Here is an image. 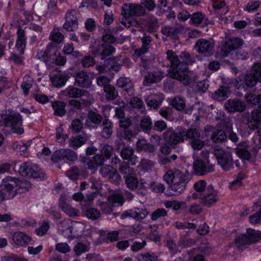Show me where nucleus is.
<instances>
[{
	"label": "nucleus",
	"mask_w": 261,
	"mask_h": 261,
	"mask_svg": "<svg viewBox=\"0 0 261 261\" xmlns=\"http://www.w3.org/2000/svg\"><path fill=\"white\" fill-rule=\"evenodd\" d=\"M123 18L122 19L121 23L126 28H129L131 26L137 27L139 25V22L130 15H126L122 11Z\"/></svg>",
	"instance_id": "nucleus-40"
},
{
	"label": "nucleus",
	"mask_w": 261,
	"mask_h": 261,
	"mask_svg": "<svg viewBox=\"0 0 261 261\" xmlns=\"http://www.w3.org/2000/svg\"><path fill=\"white\" fill-rule=\"evenodd\" d=\"M32 79L29 76H25L23 77V82L21 84V88L25 95H28L29 89L32 86Z\"/></svg>",
	"instance_id": "nucleus-49"
},
{
	"label": "nucleus",
	"mask_w": 261,
	"mask_h": 261,
	"mask_svg": "<svg viewBox=\"0 0 261 261\" xmlns=\"http://www.w3.org/2000/svg\"><path fill=\"white\" fill-rule=\"evenodd\" d=\"M258 204L260 206L259 212L258 213H256L249 217V221L252 224H256L257 223L261 222V198L260 199Z\"/></svg>",
	"instance_id": "nucleus-62"
},
{
	"label": "nucleus",
	"mask_w": 261,
	"mask_h": 261,
	"mask_svg": "<svg viewBox=\"0 0 261 261\" xmlns=\"http://www.w3.org/2000/svg\"><path fill=\"white\" fill-rule=\"evenodd\" d=\"M69 78V76L66 73H58L50 76L53 85L57 87L64 86Z\"/></svg>",
	"instance_id": "nucleus-29"
},
{
	"label": "nucleus",
	"mask_w": 261,
	"mask_h": 261,
	"mask_svg": "<svg viewBox=\"0 0 261 261\" xmlns=\"http://www.w3.org/2000/svg\"><path fill=\"white\" fill-rule=\"evenodd\" d=\"M171 105L176 110L181 111L185 107L184 100L180 97H175L171 101Z\"/></svg>",
	"instance_id": "nucleus-52"
},
{
	"label": "nucleus",
	"mask_w": 261,
	"mask_h": 261,
	"mask_svg": "<svg viewBox=\"0 0 261 261\" xmlns=\"http://www.w3.org/2000/svg\"><path fill=\"white\" fill-rule=\"evenodd\" d=\"M229 93L228 89L226 87L222 86L214 94L213 98L219 101L224 100L228 96Z\"/></svg>",
	"instance_id": "nucleus-33"
},
{
	"label": "nucleus",
	"mask_w": 261,
	"mask_h": 261,
	"mask_svg": "<svg viewBox=\"0 0 261 261\" xmlns=\"http://www.w3.org/2000/svg\"><path fill=\"white\" fill-rule=\"evenodd\" d=\"M104 91L107 99L112 100L117 96V92L114 86L111 85H106L104 87Z\"/></svg>",
	"instance_id": "nucleus-42"
},
{
	"label": "nucleus",
	"mask_w": 261,
	"mask_h": 261,
	"mask_svg": "<svg viewBox=\"0 0 261 261\" xmlns=\"http://www.w3.org/2000/svg\"><path fill=\"white\" fill-rule=\"evenodd\" d=\"M260 239H261L260 231L248 228L246 234H242L236 239L235 244L238 248H242L243 245L254 243Z\"/></svg>",
	"instance_id": "nucleus-13"
},
{
	"label": "nucleus",
	"mask_w": 261,
	"mask_h": 261,
	"mask_svg": "<svg viewBox=\"0 0 261 261\" xmlns=\"http://www.w3.org/2000/svg\"><path fill=\"white\" fill-rule=\"evenodd\" d=\"M204 18L203 14L201 13L196 12L193 13L191 16L190 21L194 24L197 25L202 22Z\"/></svg>",
	"instance_id": "nucleus-54"
},
{
	"label": "nucleus",
	"mask_w": 261,
	"mask_h": 261,
	"mask_svg": "<svg viewBox=\"0 0 261 261\" xmlns=\"http://www.w3.org/2000/svg\"><path fill=\"white\" fill-rule=\"evenodd\" d=\"M65 159L73 161L77 159V156L74 151L69 149H60L55 151L51 156V160L55 162Z\"/></svg>",
	"instance_id": "nucleus-17"
},
{
	"label": "nucleus",
	"mask_w": 261,
	"mask_h": 261,
	"mask_svg": "<svg viewBox=\"0 0 261 261\" xmlns=\"http://www.w3.org/2000/svg\"><path fill=\"white\" fill-rule=\"evenodd\" d=\"M184 129L178 128L175 132L173 131L172 128H169L164 133V138L171 146L182 142L184 140Z\"/></svg>",
	"instance_id": "nucleus-14"
},
{
	"label": "nucleus",
	"mask_w": 261,
	"mask_h": 261,
	"mask_svg": "<svg viewBox=\"0 0 261 261\" xmlns=\"http://www.w3.org/2000/svg\"><path fill=\"white\" fill-rule=\"evenodd\" d=\"M226 138V135L223 130H217L212 135V139L215 142H221Z\"/></svg>",
	"instance_id": "nucleus-55"
},
{
	"label": "nucleus",
	"mask_w": 261,
	"mask_h": 261,
	"mask_svg": "<svg viewBox=\"0 0 261 261\" xmlns=\"http://www.w3.org/2000/svg\"><path fill=\"white\" fill-rule=\"evenodd\" d=\"M49 228L48 222L44 221L40 228L35 229V231L37 235L43 236L47 232Z\"/></svg>",
	"instance_id": "nucleus-58"
},
{
	"label": "nucleus",
	"mask_w": 261,
	"mask_h": 261,
	"mask_svg": "<svg viewBox=\"0 0 261 261\" xmlns=\"http://www.w3.org/2000/svg\"><path fill=\"white\" fill-rule=\"evenodd\" d=\"M142 41L143 43L142 47L135 50V54L138 56H140L147 52L148 48L147 46L151 42V38L149 36H145L142 38Z\"/></svg>",
	"instance_id": "nucleus-41"
},
{
	"label": "nucleus",
	"mask_w": 261,
	"mask_h": 261,
	"mask_svg": "<svg viewBox=\"0 0 261 261\" xmlns=\"http://www.w3.org/2000/svg\"><path fill=\"white\" fill-rule=\"evenodd\" d=\"M67 95L70 97H79L84 94V91L77 88L69 87L66 90Z\"/></svg>",
	"instance_id": "nucleus-46"
},
{
	"label": "nucleus",
	"mask_w": 261,
	"mask_h": 261,
	"mask_svg": "<svg viewBox=\"0 0 261 261\" xmlns=\"http://www.w3.org/2000/svg\"><path fill=\"white\" fill-rule=\"evenodd\" d=\"M152 121L150 117L147 116H145L141 120L140 125L141 128L144 130H147L151 128Z\"/></svg>",
	"instance_id": "nucleus-60"
},
{
	"label": "nucleus",
	"mask_w": 261,
	"mask_h": 261,
	"mask_svg": "<svg viewBox=\"0 0 261 261\" xmlns=\"http://www.w3.org/2000/svg\"><path fill=\"white\" fill-rule=\"evenodd\" d=\"M164 179L167 184H171L170 189L176 193L174 195H179L186 189L187 184L191 179V176L186 170H177L174 172L168 170L164 175Z\"/></svg>",
	"instance_id": "nucleus-2"
},
{
	"label": "nucleus",
	"mask_w": 261,
	"mask_h": 261,
	"mask_svg": "<svg viewBox=\"0 0 261 261\" xmlns=\"http://www.w3.org/2000/svg\"><path fill=\"white\" fill-rule=\"evenodd\" d=\"M15 178L8 176L4 178L0 185V202L13 198L17 192Z\"/></svg>",
	"instance_id": "nucleus-6"
},
{
	"label": "nucleus",
	"mask_w": 261,
	"mask_h": 261,
	"mask_svg": "<svg viewBox=\"0 0 261 261\" xmlns=\"http://www.w3.org/2000/svg\"><path fill=\"white\" fill-rule=\"evenodd\" d=\"M167 215L166 211L164 208H159L154 211L151 214V219L153 221L158 218L165 216Z\"/></svg>",
	"instance_id": "nucleus-63"
},
{
	"label": "nucleus",
	"mask_w": 261,
	"mask_h": 261,
	"mask_svg": "<svg viewBox=\"0 0 261 261\" xmlns=\"http://www.w3.org/2000/svg\"><path fill=\"white\" fill-rule=\"evenodd\" d=\"M50 39L57 43H60L64 40V36L59 32L58 28H55L51 32Z\"/></svg>",
	"instance_id": "nucleus-47"
},
{
	"label": "nucleus",
	"mask_w": 261,
	"mask_h": 261,
	"mask_svg": "<svg viewBox=\"0 0 261 261\" xmlns=\"http://www.w3.org/2000/svg\"><path fill=\"white\" fill-rule=\"evenodd\" d=\"M84 225L71 220H65L60 222L58 226L59 232L65 237L74 238L78 237L84 230Z\"/></svg>",
	"instance_id": "nucleus-4"
},
{
	"label": "nucleus",
	"mask_w": 261,
	"mask_h": 261,
	"mask_svg": "<svg viewBox=\"0 0 261 261\" xmlns=\"http://www.w3.org/2000/svg\"><path fill=\"white\" fill-rule=\"evenodd\" d=\"M124 13L126 15L141 16L145 13V10L139 5L125 4L122 7Z\"/></svg>",
	"instance_id": "nucleus-21"
},
{
	"label": "nucleus",
	"mask_w": 261,
	"mask_h": 261,
	"mask_svg": "<svg viewBox=\"0 0 261 261\" xmlns=\"http://www.w3.org/2000/svg\"><path fill=\"white\" fill-rule=\"evenodd\" d=\"M180 27H165L162 30V33L167 37H170L171 39H177V35L180 31Z\"/></svg>",
	"instance_id": "nucleus-31"
},
{
	"label": "nucleus",
	"mask_w": 261,
	"mask_h": 261,
	"mask_svg": "<svg viewBox=\"0 0 261 261\" xmlns=\"http://www.w3.org/2000/svg\"><path fill=\"white\" fill-rule=\"evenodd\" d=\"M115 38L111 35H106L102 38V41L106 43L99 45H95L91 47V51L95 57H99L100 59L102 60L106 56L112 54L115 51V49L109 45V44L114 42Z\"/></svg>",
	"instance_id": "nucleus-7"
},
{
	"label": "nucleus",
	"mask_w": 261,
	"mask_h": 261,
	"mask_svg": "<svg viewBox=\"0 0 261 261\" xmlns=\"http://www.w3.org/2000/svg\"><path fill=\"white\" fill-rule=\"evenodd\" d=\"M214 154L218 164L223 170L227 171L232 168L233 164L230 153L225 151L220 147H216L214 149Z\"/></svg>",
	"instance_id": "nucleus-12"
},
{
	"label": "nucleus",
	"mask_w": 261,
	"mask_h": 261,
	"mask_svg": "<svg viewBox=\"0 0 261 261\" xmlns=\"http://www.w3.org/2000/svg\"><path fill=\"white\" fill-rule=\"evenodd\" d=\"M101 155L96 154L92 158L85 157L83 159V162L92 172L96 171L98 167L101 166L106 160L109 159L113 151V147L110 145H105L101 149Z\"/></svg>",
	"instance_id": "nucleus-3"
},
{
	"label": "nucleus",
	"mask_w": 261,
	"mask_h": 261,
	"mask_svg": "<svg viewBox=\"0 0 261 261\" xmlns=\"http://www.w3.org/2000/svg\"><path fill=\"white\" fill-rule=\"evenodd\" d=\"M86 215L90 219L95 220L99 218L100 212L94 208H88L86 212Z\"/></svg>",
	"instance_id": "nucleus-56"
},
{
	"label": "nucleus",
	"mask_w": 261,
	"mask_h": 261,
	"mask_svg": "<svg viewBox=\"0 0 261 261\" xmlns=\"http://www.w3.org/2000/svg\"><path fill=\"white\" fill-rule=\"evenodd\" d=\"M242 45V40L238 38L230 39L221 47V50L223 56H227L234 49L237 48Z\"/></svg>",
	"instance_id": "nucleus-20"
},
{
	"label": "nucleus",
	"mask_w": 261,
	"mask_h": 261,
	"mask_svg": "<svg viewBox=\"0 0 261 261\" xmlns=\"http://www.w3.org/2000/svg\"><path fill=\"white\" fill-rule=\"evenodd\" d=\"M13 149L23 155H27L28 147L23 142H14L12 145Z\"/></svg>",
	"instance_id": "nucleus-43"
},
{
	"label": "nucleus",
	"mask_w": 261,
	"mask_h": 261,
	"mask_svg": "<svg viewBox=\"0 0 261 261\" xmlns=\"http://www.w3.org/2000/svg\"><path fill=\"white\" fill-rule=\"evenodd\" d=\"M100 173L102 176L107 177L112 182L118 184L121 180V177L118 174L117 170L110 166H107L101 168Z\"/></svg>",
	"instance_id": "nucleus-22"
},
{
	"label": "nucleus",
	"mask_w": 261,
	"mask_h": 261,
	"mask_svg": "<svg viewBox=\"0 0 261 261\" xmlns=\"http://www.w3.org/2000/svg\"><path fill=\"white\" fill-rule=\"evenodd\" d=\"M91 76L84 72L78 73L75 78V82L81 87H88L92 83Z\"/></svg>",
	"instance_id": "nucleus-27"
},
{
	"label": "nucleus",
	"mask_w": 261,
	"mask_h": 261,
	"mask_svg": "<svg viewBox=\"0 0 261 261\" xmlns=\"http://www.w3.org/2000/svg\"><path fill=\"white\" fill-rule=\"evenodd\" d=\"M147 106L150 109H156L161 105L164 99L163 95L162 93L151 94L146 98Z\"/></svg>",
	"instance_id": "nucleus-24"
},
{
	"label": "nucleus",
	"mask_w": 261,
	"mask_h": 261,
	"mask_svg": "<svg viewBox=\"0 0 261 261\" xmlns=\"http://www.w3.org/2000/svg\"><path fill=\"white\" fill-rule=\"evenodd\" d=\"M167 59L171 64L169 70V75L177 79L185 85L188 84L191 79L187 74V65L189 61L190 55L188 53H182L180 59L172 50L167 51Z\"/></svg>",
	"instance_id": "nucleus-1"
},
{
	"label": "nucleus",
	"mask_w": 261,
	"mask_h": 261,
	"mask_svg": "<svg viewBox=\"0 0 261 261\" xmlns=\"http://www.w3.org/2000/svg\"><path fill=\"white\" fill-rule=\"evenodd\" d=\"M12 240L13 244L19 247L28 244L31 241V238L22 232L17 231L13 233Z\"/></svg>",
	"instance_id": "nucleus-25"
},
{
	"label": "nucleus",
	"mask_w": 261,
	"mask_h": 261,
	"mask_svg": "<svg viewBox=\"0 0 261 261\" xmlns=\"http://www.w3.org/2000/svg\"><path fill=\"white\" fill-rule=\"evenodd\" d=\"M206 182L203 180H200L195 182L194 185V188L197 193H204V191L206 190Z\"/></svg>",
	"instance_id": "nucleus-57"
},
{
	"label": "nucleus",
	"mask_w": 261,
	"mask_h": 261,
	"mask_svg": "<svg viewBox=\"0 0 261 261\" xmlns=\"http://www.w3.org/2000/svg\"><path fill=\"white\" fill-rule=\"evenodd\" d=\"M56 131V138L57 140L61 143L64 142L68 138V136L63 134V128L62 127V125L57 128Z\"/></svg>",
	"instance_id": "nucleus-59"
},
{
	"label": "nucleus",
	"mask_w": 261,
	"mask_h": 261,
	"mask_svg": "<svg viewBox=\"0 0 261 261\" xmlns=\"http://www.w3.org/2000/svg\"><path fill=\"white\" fill-rule=\"evenodd\" d=\"M123 201L121 194L115 193L109 196L108 202L102 203L101 207L105 213L110 214L112 211V207L122 205Z\"/></svg>",
	"instance_id": "nucleus-16"
},
{
	"label": "nucleus",
	"mask_w": 261,
	"mask_h": 261,
	"mask_svg": "<svg viewBox=\"0 0 261 261\" xmlns=\"http://www.w3.org/2000/svg\"><path fill=\"white\" fill-rule=\"evenodd\" d=\"M119 171L125 175V181L128 188L133 190L138 187L139 182L138 179L135 176H132L135 174V170L133 168L127 165H121L119 168Z\"/></svg>",
	"instance_id": "nucleus-15"
},
{
	"label": "nucleus",
	"mask_w": 261,
	"mask_h": 261,
	"mask_svg": "<svg viewBox=\"0 0 261 261\" xmlns=\"http://www.w3.org/2000/svg\"><path fill=\"white\" fill-rule=\"evenodd\" d=\"M90 245L89 243H78L74 247L73 250L75 254L77 256L87 252L89 250Z\"/></svg>",
	"instance_id": "nucleus-38"
},
{
	"label": "nucleus",
	"mask_w": 261,
	"mask_h": 261,
	"mask_svg": "<svg viewBox=\"0 0 261 261\" xmlns=\"http://www.w3.org/2000/svg\"><path fill=\"white\" fill-rule=\"evenodd\" d=\"M60 205L62 210L69 216H76L79 215V211L77 210L62 201V199L60 200Z\"/></svg>",
	"instance_id": "nucleus-34"
},
{
	"label": "nucleus",
	"mask_w": 261,
	"mask_h": 261,
	"mask_svg": "<svg viewBox=\"0 0 261 261\" xmlns=\"http://www.w3.org/2000/svg\"><path fill=\"white\" fill-rule=\"evenodd\" d=\"M83 123L77 119L73 120L71 127L75 133H78L83 128Z\"/></svg>",
	"instance_id": "nucleus-64"
},
{
	"label": "nucleus",
	"mask_w": 261,
	"mask_h": 261,
	"mask_svg": "<svg viewBox=\"0 0 261 261\" xmlns=\"http://www.w3.org/2000/svg\"><path fill=\"white\" fill-rule=\"evenodd\" d=\"M200 199V203L204 206L210 207L215 204L218 200V192L212 186H208L204 193H193L187 197L188 200Z\"/></svg>",
	"instance_id": "nucleus-8"
},
{
	"label": "nucleus",
	"mask_w": 261,
	"mask_h": 261,
	"mask_svg": "<svg viewBox=\"0 0 261 261\" xmlns=\"http://www.w3.org/2000/svg\"><path fill=\"white\" fill-rule=\"evenodd\" d=\"M18 171L22 176L39 179H43L45 177V174L42 170L37 165L31 162L21 164Z\"/></svg>",
	"instance_id": "nucleus-11"
},
{
	"label": "nucleus",
	"mask_w": 261,
	"mask_h": 261,
	"mask_svg": "<svg viewBox=\"0 0 261 261\" xmlns=\"http://www.w3.org/2000/svg\"><path fill=\"white\" fill-rule=\"evenodd\" d=\"M184 138H188L192 140L199 138L200 133L197 129H190L188 130H184Z\"/></svg>",
	"instance_id": "nucleus-51"
},
{
	"label": "nucleus",
	"mask_w": 261,
	"mask_h": 261,
	"mask_svg": "<svg viewBox=\"0 0 261 261\" xmlns=\"http://www.w3.org/2000/svg\"><path fill=\"white\" fill-rule=\"evenodd\" d=\"M214 46V42L212 39L206 40L201 39L196 43L197 51L201 54L208 55L212 53Z\"/></svg>",
	"instance_id": "nucleus-18"
},
{
	"label": "nucleus",
	"mask_w": 261,
	"mask_h": 261,
	"mask_svg": "<svg viewBox=\"0 0 261 261\" xmlns=\"http://www.w3.org/2000/svg\"><path fill=\"white\" fill-rule=\"evenodd\" d=\"M17 181V192L20 193L25 192L31 188L30 182L26 180H20L15 178Z\"/></svg>",
	"instance_id": "nucleus-45"
},
{
	"label": "nucleus",
	"mask_w": 261,
	"mask_h": 261,
	"mask_svg": "<svg viewBox=\"0 0 261 261\" xmlns=\"http://www.w3.org/2000/svg\"><path fill=\"white\" fill-rule=\"evenodd\" d=\"M243 78V83L241 80V83H239L238 80H235L234 84L238 88L242 87L244 90H246V87L255 86L257 81L261 82V64H255L252 67V73L247 74Z\"/></svg>",
	"instance_id": "nucleus-9"
},
{
	"label": "nucleus",
	"mask_w": 261,
	"mask_h": 261,
	"mask_svg": "<svg viewBox=\"0 0 261 261\" xmlns=\"http://www.w3.org/2000/svg\"><path fill=\"white\" fill-rule=\"evenodd\" d=\"M86 142V139L81 136H77L75 137H71L69 141V146L78 148L84 145Z\"/></svg>",
	"instance_id": "nucleus-35"
},
{
	"label": "nucleus",
	"mask_w": 261,
	"mask_h": 261,
	"mask_svg": "<svg viewBox=\"0 0 261 261\" xmlns=\"http://www.w3.org/2000/svg\"><path fill=\"white\" fill-rule=\"evenodd\" d=\"M50 44L48 45L46 50H40L38 51L36 55V58L44 62H47L49 60L50 57L48 55V50L50 48Z\"/></svg>",
	"instance_id": "nucleus-53"
},
{
	"label": "nucleus",
	"mask_w": 261,
	"mask_h": 261,
	"mask_svg": "<svg viewBox=\"0 0 261 261\" xmlns=\"http://www.w3.org/2000/svg\"><path fill=\"white\" fill-rule=\"evenodd\" d=\"M21 123V117L19 114L16 113L5 115L3 117V121L0 120V126L10 127L14 133L18 135H21L24 132Z\"/></svg>",
	"instance_id": "nucleus-10"
},
{
	"label": "nucleus",
	"mask_w": 261,
	"mask_h": 261,
	"mask_svg": "<svg viewBox=\"0 0 261 261\" xmlns=\"http://www.w3.org/2000/svg\"><path fill=\"white\" fill-rule=\"evenodd\" d=\"M137 148L139 150H145L149 152H152L155 149L153 145L147 143L144 139H140L137 143Z\"/></svg>",
	"instance_id": "nucleus-37"
},
{
	"label": "nucleus",
	"mask_w": 261,
	"mask_h": 261,
	"mask_svg": "<svg viewBox=\"0 0 261 261\" xmlns=\"http://www.w3.org/2000/svg\"><path fill=\"white\" fill-rule=\"evenodd\" d=\"M225 107L229 112H241L244 111L246 105L242 101L229 99L225 103Z\"/></svg>",
	"instance_id": "nucleus-23"
},
{
	"label": "nucleus",
	"mask_w": 261,
	"mask_h": 261,
	"mask_svg": "<svg viewBox=\"0 0 261 261\" xmlns=\"http://www.w3.org/2000/svg\"><path fill=\"white\" fill-rule=\"evenodd\" d=\"M103 128L101 132L102 136L103 138H107L110 137L112 134V123L111 121L107 120L103 123Z\"/></svg>",
	"instance_id": "nucleus-50"
},
{
	"label": "nucleus",
	"mask_w": 261,
	"mask_h": 261,
	"mask_svg": "<svg viewBox=\"0 0 261 261\" xmlns=\"http://www.w3.org/2000/svg\"><path fill=\"white\" fill-rule=\"evenodd\" d=\"M248 145L247 142H243L238 145L237 147L234 149L237 155L243 160H248L250 157V153L248 151Z\"/></svg>",
	"instance_id": "nucleus-28"
},
{
	"label": "nucleus",
	"mask_w": 261,
	"mask_h": 261,
	"mask_svg": "<svg viewBox=\"0 0 261 261\" xmlns=\"http://www.w3.org/2000/svg\"><path fill=\"white\" fill-rule=\"evenodd\" d=\"M118 87L123 88L129 95L133 93V85L131 80L127 77H121L117 80Z\"/></svg>",
	"instance_id": "nucleus-30"
},
{
	"label": "nucleus",
	"mask_w": 261,
	"mask_h": 261,
	"mask_svg": "<svg viewBox=\"0 0 261 261\" xmlns=\"http://www.w3.org/2000/svg\"><path fill=\"white\" fill-rule=\"evenodd\" d=\"M166 245L170 253L172 254H174L178 251H180V249L179 247L185 248L189 246L188 243H186L183 240L180 241L178 246H177L174 242L172 240L168 241L167 242Z\"/></svg>",
	"instance_id": "nucleus-32"
},
{
	"label": "nucleus",
	"mask_w": 261,
	"mask_h": 261,
	"mask_svg": "<svg viewBox=\"0 0 261 261\" xmlns=\"http://www.w3.org/2000/svg\"><path fill=\"white\" fill-rule=\"evenodd\" d=\"M193 159V168L196 174L202 175L214 170V165L210 164L209 152L207 150L201 152L199 158H197L195 153H194Z\"/></svg>",
	"instance_id": "nucleus-5"
},
{
	"label": "nucleus",
	"mask_w": 261,
	"mask_h": 261,
	"mask_svg": "<svg viewBox=\"0 0 261 261\" xmlns=\"http://www.w3.org/2000/svg\"><path fill=\"white\" fill-rule=\"evenodd\" d=\"M17 36L15 47L19 54L22 55L24 53L26 46L24 30L19 28L17 32Z\"/></svg>",
	"instance_id": "nucleus-26"
},
{
	"label": "nucleus",
	"mask_w": 261,
	"mask_h": 261,
	"mask_svg": "<svg viewBox=\"0 0 261 261\" xmlns=\"http://www.w3.org/2000/svg\"><path fill=\"white\" fill-rule=\"evenodd\" d=\"M164 76L161 72L149 73L145 77V82L147 83H158L160 82Z\"/></svg>",
	"instance_id": "nucleus-39"
},
{
	"label": "nucleus",
	"mask_w": 261,
	"mask_h": 261,
	"mask_svg": "<svg viewBox=\"0 0 261 261\" xmlns=\"http://www.w3.org/2000/svg\"><path fill=\"white\" fill-rule=\"evenodd\" d=\"M246 99L251 105H258L261 109V95H255L254 94L250 93L246 95Z\"/></svg>",
	"instance_id": "nucleus-44"
},
{
	"label": "nucleus",
	"mask_w": 261,
	"mask_h": 261,
	"mask_svg": "<svg viewBox=\"0 0 261 261\" xmlns=\"http://www.w3.org/2000/svg\"><path fill=\"white\" fill-rule=\"evenodd\" d=\"M66 103L62 101H56L52 103V107L54 110L55 114L59 116L65 115Z\"/></svg>",
	"instance_id": "nucleus-36"
},
{
	"label": "nucleus",
	"mask_w": 261,
	"mask_h": 261,
	"mask_svg": "<svg viewBox=\"0 0 261 261\" xmlns=\"http://www.w3.org/2000/svg\"><path fill=\"white\" fill-rule=\"evenodd\" d=\"M148 214V212L146 209L134 208L125 212L121 216V218L123 219L130 217L137 220H140L145 218Z\"/></svg>",
	"instance_id": "nucleus-19"
},
{
	"label": "nucleus",
	"mask_w": 261,
	"mask_h": 261,
	"mask_svg": "<svg viewBox=\"0 0 261 261\" xmlns=\"http://www.w3.org/2000/svg\"><path fill=\"white\" fill-rule=\"evenodd\" d=\"M153 166V163L150 160L147 159H142L139 165L138 168L143 172H147L152 169Z\"/></svg>",
	"instance_id": "nucleus-48"
},
{
	"label": "nucleus",
	"mask_w": 261,
	"mask_h": 261,
	"mask_svg": "<svg viewBox=\"0 0 261 261\" xmlns=\"http://www.w3.org/2000/svg\"><path fill=\"white\" fill-rule=\"evenodd\" d=\"M151 232L149 234V238L155 242H159L160 241V236L156 232L157 226L154 225L150 226Z\"/></svg>",
	"instance_id": "nucleus-61"
}]
</instances>
